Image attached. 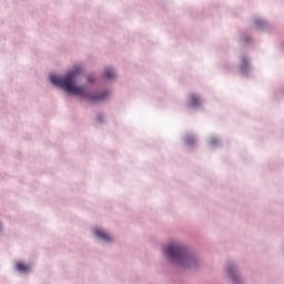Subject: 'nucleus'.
I'll return each instance as SVG.
<instances>
[{
    "label": "nucleus",
    "mask_w": 284,
    "mask_h": 284,
    "mask_svg": "<svg viewBox=\"0 0 284 284\" xmlns=\"http://www.w3.org/2000/svg\"><path fill=\"white\" fill-rule=\"evenodd\" d=\"M79 74H81V67H74V69L64 77L51 75V83L65 90L69 94L81 97V99H87V101H91L92 103H95V101H103V99L108 97V91L92 95L85 88L77 87V77H79Z\"/></svg>",
    "instance_id": "f257e3e1"
},
{
    "label": "nucleus",
    "mask_w": 284,
    "mask_h": 284,
    "mask_svg": "<svg viewBox=\"0 0 284 284\" xmlns=\"http://www.w3.org/2000/svg\"><path fill=\"white\" fill-rule=\"evenodd\" d=\"M227 272H229L230 276L233 278V282H234L235 284L239 283V282H237V277H236V275H234L232 268H229Z\"/></svg>",
    "instance_id": "0eeeda50"
},
{
    "label": "nucleus",
    "mask_w": 284,
    "mask_h": 284,
    "mask_svg": "<svg viewBox=\"0 0 284 284\" xmlns=\"http://www.w3.org/2000/svg\"><path fill=\"white\" fill-rule=\"evenodd\" d=\"M165 256L170 258L176 265H183L184 267H190L192 263H194V257L187 254V251L179 245V244H171L164 251Z\"/></svg>",
    "instance_id": "f03ea898"
},
{
    "label": "nucleus",
    "mask_w": 284,
    "mask_h": 284,
    "mask_svg": "<svg viewBox=\"0 0 284 284\" xmlns=\"http://www.w3.org/2000/svg\"><path fill=\"white\" fill-rule=\"evenodd\" d=\"M16 270H18V272H29L30 271V266L21 263V262H18L16 264Z\"/></svg>",
    "instance_id": "39448f33"
},
{
    "label": "nucleus",
    "mask_w": 284,
    "mask_h": 284,
    "mask_svg": "<svg viewBox=\"0 0 284 284\" xmlns=\"http://www.w3.org/2000/svg\"><path fill=\"white\" fill-rule=\"evenodd\" d=\"M94 234L98 236V239L105 241V243H110V241H112V237L103 230L98 229L94 231Z\"/></svg>",
    "instance_id": "7ed1b4c3"
},
{
    "label": "nucleus",
    "mask_w": 284,
    "mask_h": 284,
    "mask_svg": "<svg viewBox=\"0 0 284 284\" xmlns=\"http://www.w3.org/2000/svg\"><path fill=\"white\" fill-rule=\"evenodd\" d=\"M189 105L191 108H196V106L201 105V98H199L195 94L189 95Z\"/></svg>",
    "instance_id": "20e7f679"
},
{
    "label": "nucleus",
    "mask_w": 284,
    "mask_h": 284,
    "mask_svg": "<svg viewBox=\"0 0 284 284\" xmlns=\"http://www.w3.org/2000/svg\"><path fill=\"white\" fill-rule=\"evenodd\" d=\"M210 143L211 145H216V143H219V140H211Z\"/></svg>",
    "instance_id": "1a4fd4ad"
},
{
    "label": "nucleus",
    "mask_w": 284,
    "mask_h": 284,
    "mask_svg": "<svg viewBox=\"0 0 284 284\" xmlns=\"http://www.w3.org/2000/svg\"><path fill=\"white\" fill-rule=\"evenodd\" d=\"M242 63H243V65H244V68H245V65H247V59L242 58Z\"/></svg>",
    "instance_id": "6e6552de"
},
{
    "label": "nucleus",
    "mask_w": 284,
    "mask_h": 284,
    "mask_svg": "<svg viewBox=\"0 0 284 284\" xmlns=\"http://www.w3.org/2000/svg\"><path fill=\"white\" fill-rule=\"evenodd\" d=\"M104 79H114V71L112 69H106L104 71Z\"/></svg>",
    "instance_id": "423d86ee"
},
{
    "label": "nucleus",
    "mask_w": 284,
    "mask_h": 284,
    "mask_svg": "<svg viewBox=\"0 0 284 284\" xmlns=\"http://www.w3.org/2000/svg\"><path fill=\"white\" fill-rule=\"evenodd\" d=\"M256 26H263V21L262 20H256Z\"/></svg>",
    "instance_id": "9d476101"
}]
</instances>
